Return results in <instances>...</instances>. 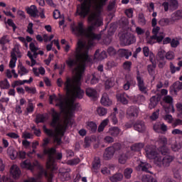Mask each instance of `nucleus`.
<instances>
[{"instance_id":"f257e3e1","label":"nucleus","mask_w":182,"mask_h":182,"mask_svg":"<svg viewBox=\"0 0 182 182\" xmlns=\"http://www.w3.org/2000/svg\"><path fill=\"white\" fill-rule=\"evenodd\" d=\"M80 2L83 0H78ZM106 5V0H84L80 6H77L75 13L76 16L86 18L88 16L87 21L90 26L87 29L83 28V23L80 22L78 25L72 28L73 33L76 36H84L87 42H83L80 40L77 43V47L75 51H88L90 46L95 45V41H100L102 38L100 34H95L93 30L103 25V18H102V8ZM90 12V14H89Z\"/></svg>"},{"instance_id":"6e6d98bb","label":"nucleus","mask_w":182,"mask_h":182,"mask_svg":"<svg viewBox=\"0 0 182 182\" xmlns=\"http://www.w3.org/2000/svg\"><path fill=\"white\" fill-rule=\"evenodd\" d=\"M174 53L173 51H168L165 55V58L168 60H173V59H174Z\"/></svg>"},{"instance_id":"69168bd1","label":"nucleus","mask_w":182,"mask_h":182,"mask_svg":"<svg viewBox=\"0 0 182 182\" xmlns=\"http://www.w3.org/2000/svg\"><path fill=\"white\" fill-rule=\"evenodd\" d=\"M149 12H154V3L151 2L146 4Z\"/></svg>"},{"instance_id":"a211bd4d","label":"nucleus","mask_w":182,"mask_h":182,"mask_svg":"<svg viewBox=\"0 0 182 182\" xmlns=\"http://www.w3.org/2000/svg\"><path fill=\"white\" fill-rule=\"evenodd\" d=\"M127 114L129 117H137L139 116V108L137 107H131L127 109Z\"/></svg>"},{"instance_id":"dca6fc26","label":"nucleus","mask_w":182,"mask_h":182,"mask_svg":"<svg viewBox=\"0 0 182 182\" xmlns=\"http://www.w3.org/2000/svg\"><path fill=\"white\" fill-rule=\"evenodd\" d=\"M114 156V149L113 147H108L105 149L103 157L105 160H110Z\"/></svg>"},{"instance_id":"0e129e2a","label":"nucleus","mask_w":182,"mask_h":182,"mask_svg":"<svg viewBox=\"0 0 182 182\" xmlns=\"http://www.w3.org/2000/svg\"><path fill=\"white\" fill-rule=\"evenodd\" d=\"M159 112H160V109H157L156 112H153L150 119L151 120H157V119H159Z\"/></svg>"},{"instance_id":"c756f323","label":"nucleus","mask_w":182,"mask_h":182,"mask_svg":"<svg viewBox=\"0 0 182 182\" xmlns=\"http://www.w3.org/2000/svg\"><path fill=\"white\" fill-rule=\"evenodd\" d=\"M119 55L122 58H125L127 59H129L130 56H132V51L129 50H126L124 48L119 49Z\"/></svg>"},{"instance_id":"13d9d810","label":"nucleus","mask_w":182,"mask_h":182,"mask_svg":"<svg viewBox=\"0 0 182 182\" xmlns=\"http://www.w3.org/2000/svg\"><path fill=\"white\" fill-rule=\"evenodd\" d=\"M25 90L27 93H31L32 95H35L36 93V87H29L28 86L25 87Z\"/></svg>"},{"instance_id":"7ed1b4c3","label":"nucleus","mask_w":182,"mask_h":182,"mask_svg":"<svg viewBox=\"0 0 182 182\" xmlns=\"http://www.w3.org/2000/svg\"><path fill=\"white\" fill-rule=\"evenodd\" d=\"M146 156L149 160H154L155 164L161 161V156L157 153V149L154 146H146L145 149Z\"/></svg>"},{"instance_id":"e433bc0d","label":"nucleus","mask_w":182,"mask_h":182,"mask_svg":"<svg viewBox=\"0 0 182 182\" xmlns=\"http://www.w3.org/2000/svg\"><path fill=\"white\" fill-rule=\"evenodd\" d=\"M138 23H139L141 26H144V25H146V21L144 14H139L138 15Z\"/></svg>"},{"instance_id":"7c9ffc66","label":"nucleus","mask_w":182,"mask_h":182,"mask_svg":"<svg viewBox=\"0 0 182 182\" xmlns=\"http://www.w3.org/2000/svg\"><path fill=\"white\" fill-rule=\"evenodd\" d=\"M144 147V143L139 142L134 144L131 146V150L132 151H140Z\"/></svg>"},{"instance_id":"37998d69","label":"nucleus","mask_w":182,"mask_h":182,"mask_svg":"<svg viewBox=\"0 0 182 182\" xmlns=\"http://www.w3.org/2000/svg\"><path fill=\"white\" fill-rule=\"evenodd\" d=\"M113 86H114V79L109 78L105 81L106 89H109L110 87H113Z\"/></svg>"},{"instance_id":"5fc2aeb1","label":"nucleus","mask_w":182,"mask_h":182,"mask_svg":"<svg viewBox=\"0 0 182 182\" xmlns=\"http://www.w3.org/2000/svg\"><path fill=\"white\" fill-rule=\"evenodd\" d=\"M158 141L161 145V147H162L163 146H166V144H167V138H166L165 136H161L159 138Z\"/></svg>"},{"instance_id":"a18cd8bd","label":"nucleus","mask_w":182,"mask_h":182,"mask_svg":"<svg viewBox=\"0 0 182 182\" xmlns=\"http://www.w3.org/2000/svg\"><path fill=\"white\" fill-rule=\"evenodd\" d=\"M171 140H173V142H171V149L173 151H178V150H180V144H178V143H177L176 141V139H171Z\"/></svg>"},{"instance_id":"4c0bfd02","label":"nucleus","mask_w":182,"mask_h":182,"mask_svg":"<svg viewBox=\"0 0 182 182\" xmlns=\"http://www.w3.org/2000/svg\"><path fill=\"white\" fill-rule=\"evenodd\" d=\"M0 87L1 89H9V87H11V85L7 79L0 81Z\"/></svg>"},{"instance_id":"ea45409f","label":"nucleus","mask_w":182,"mask_h":182,"mask_svg":"<svg viewBox=\"0 0 182 182\" xmlns=\"http://www.w3.org/2000/svg\"><path fill=\"white\" fill-rule=\"evenodd\" d=\"M46 120V114H38L36 115V122L38 123H43Z\"/></svg>"},{"instance_id":"c9c22d12","label":"nucleus","mask_w":182,"mask_h":182,"mask_svg":"<svg viewBox=\"0 0 182 182\" xmlns=\"http://www.w3.org/2000/svg\"><path fill=\"white\" fill-rule=\"evenodd\" d=\"M107 124H109V119H104L101 124H100V126L98 127V132L99 133L103 132V130H105V127H106L107 126Z\"/></svg>"},{"instance_id":"72a5a7b5","label":"nucleus","mask_w":182,"mask_h":182,"mask_svg":"<svg viewBox=\"0 0 182 182\" xmlns=\"http://www.w3.org/2000/svg\"><path fill=\"white\" fill-rule=\"evenodd\" d=\"M141 181L142 182H154L157 181V180L154 179L153 176L151 175L146 174V175H143L141 177Z\"/></svg>"},{"instance_id":"864d4df0","label":"nucleus","mask_w":182,"mask_h":182,"mask_svg":"<svg viewBox=\"0 0 182 182\" xmlns=\"http://www.w3.org/2000/svg\"><path fill=\"white\" fill-rule=\"evenodd\" d=\"M67 163L70 166H76V164H79V163H80V159L79 158L71 159L68 161Z\"/></svg>"},{"instance_id":"0eeeda50","label":"nucleus","mask_w":182,"mask_h":182,"mask_svg":"<svg viewBox=\"0 0 182 182\" xmlns=\"http://www.w3.org/2000/svg\"><path fill=\"white\" fill-rule=\"evenodd\" d=\"M11 60L9 63V68L14 69L16 66V61L18 60V58H21V53L19 52V49L18 48H14L11 53Z\"/></svg>"},{"instance_id":"79ce46f5","label":"nucleus","mask_w":182,"mask_h":182,"mask_svg":"<svg viewBox=\"0 0 182 182\" xmlns=\"http://www.w3.org/2000/svg\"><path fill=\"white\" fill-rule=\"evenodd\" d=\"M146 43H149V45H154V43H156L157 42V37L156 36H152L150 37L146 38Z\"/></svg>"},{"instance_id":"ddd939ff","label":"nucleus","mask_w":182,"mask_h":182,"mask_svg":"<svg viewBox=\"0 0 182 182\" xmlns=\"http://www.w3.org/2000/svg\"><path fill=\"white\" fill-rule=\"evenodd\" d=\"M154 130L156 133H161V132L166 133V132H167V125H166L164 123L156 122L154 125Z\"/></svg>"},{"instance_id":"f8f14e48","label":"nucleus","mask_w":182,"mask_h":182,"mask_svg":"<svg viewBox=\"0 0 182 182\" xmlns=\"http://www.w3.org/2000/svg\"><path fill=\"white\" fill-rule=\"evenodd\" d=\"M126 97H127V99H129V100H132L133 99V97L129 96L126 93L117 95V99L118 102H120L121 103H122V105H127V103H129V100H127Z\"/></svg>"},{"instance_id":"09e8293b","label":"nucleus","mask_w":182,"mask_h":182,"mask_svg":"<svg viewBox=\"0 0 182 182\" xmlns=\"http://www.w3.org/2000/svg\"><path fill=\"white\" fill-rule=\"evenodd\" d=\"M160 151L163 156H168L170 153V149L167 148L166 146H161Z\"/></svg>"},{"instance_id":"473e14b6","label":"nucleus","mask_w":182,"mask_h":182,"mask_svg":"<svg viewBox=\"0 0 182 182\" xmlns=\"http://www.w3.org/2000/svg\"><path fill=\"white\" fill-rule=\"evenodd\" d=\"M132 100H131L134 103H140L141 102H144L146 100V98L143 95H136V96H132Z\"/></svg>"},{"instance_id":"2eb2a0df","label":"nucleus","mask_w":182,"mask_h":182,"mask_svg":"<svg viewBox=\"0 0 182 182\" xmlns=\"http://www.w3.org/2000/svg\"><path fill=\"white\" fill-rule=\"evenodd\" d=\"M134 128L139 133H144L146 132V124L143 121H136L134 124Z\"/></svg>"},{"instance_id":"bf43d9fd","label":"nucleus","mask_w":182,"mask_h":182,"mask_svg":"<svg viewBox=\"0 0 182 182\" xmlns=\"http://www.w3.org/2000/svg\"><path fill=\"white\" fill-rule=\"evenodd\" d=\"M116 66H117V64L114 61H108L107 63V69L108 70H110L112 68H116Z\"/></svg>"},{"instance_id":"f03ea898","label":"nucleus","mask_w":182,"mask_h":182,"mask_svg":"<svg viewBox=\"0 0 182 182\" xmlns=\"http://www.w3.org/2000/svg\"><path fill=\"white\" fill-rule=\"evenodd\" d=\"M21 166L22 168H28V170H31V171H33V168L37 167L38 169V178H41L42 176H45L48 178V182H52L53 175L52 173L48 174V172L43 169L38 161H34L32 164L29 160H26L21 164Z\"/></svg>"},{"instance_id":"aec40b11","label":"nucleus","mask_w":182,"mask_h":182,"mask_svg":"<svg viewBox=\"0 0 182 182\" xmlns=\"http://www.w3.org/2000/svg\"><path fill=\"white\" fill-rule=\"evenodd\" d=\"M86 95L91 99H96L97 97V91L92 87H87L85 90Z\"/></svg>"},{"instance_id":"c85d7f7f","label":"nucleus","mask_w":182,"mask_h":182,"mask_svg":"<svg viewBox=\"0 0 182 182\" xmlns=\"http://www.w3.org/2000/svg\"><path fill=\"white\" fill-rule=\"evenodd\" d=\"M109 180L112 182L122 181L123 180V174L120 173H115L109 177Z\"/></svg>"},{"instance_id":"603ef678","label":"nucleus","mask_w":182,"mask_h":182,"mask_svg":"<svg viewBox=\"0 0 182 182\" xmlns=\"http://www.w3.org/2000/svg\"><path fill=\"white\" fill-rule=\"evenodd\" d=\"M18 73L20 74V76H23V75L29 73V70H28L24 66L20 65V70H18Z\"/></svg>"},{"instance_id":"a19ab883","label":"nucleus","mask_w":182,"mask_h":182,"mask_svg":"<svg viewBox=\"0 0 182 182\" xmlns=\"http://www.w3.org/2000/svg\"><path fill=\"white\" fill-rule=\"evenodd\" d=\"M132 173H133V168H126L124 171V176L125 178H132Z\"/></svg>"},{"instance_id":"a878e982","label":"nucleus","mask_w":182,"mask_h":182,"mask_svg":"<svg viewBox=\"0 0 182 182\" xmlns=\"http://www.w3.org/2000/svg\"><path fill=\"white\" fill-rule=\"evenodd\" d=\"M129 160V156H127V153L122 152L118 156V163L119 164H126V162Z\"/></svg>"},{"instance_id":"6e6552de","label":"nucleus","mask_w":182,"mask_h":182,"mask_svg":"<svg viewBox=\"0 0 182 182\" xmlns=\"http://www.w3.org/2000/svg\"><path fill=\"white\" fill-rule=\"evenodd\" d=\"M152 33L154 36H156V38H157L158 43H161V42H163V39L166 38V34L164 33V32L161 31L160 27L159 26L154 27L152 28Z\"/></svg>"},{"instance_id":"412c9836","label":"nucleus","mask_w":182,"mask_h":182,"mask_svg":"<svg viewBox=\"0 0 182 182\" xmlns=\"http://www.w3.org/2000/svg\"><path fill=\"white\" fill-rule=\"evenodd\" d=\"M149 168H151V165L146 162H141L136 167V170H141V171H145L146 173H149Z\"/></svg>"},{"instance_id":"bb28decb","label":"nucleus","mask_w":182,"mask_h":182,"mask_svg":"<svg viewBox=\"0 0 182 182\" xmlns=\"http://www.w3.org/2000/svg\"><path fill=\"white\" fill-rule=\"evenodd\" d=\"M7 154H9L11 160H15V159L18 157V151H16V150H15L13 147L8 148Z\"/></svg>"},{"instance_id":"6ab92c4d","label":"nucleus","mask_w":182,"mask_h":182,"mask_svg":"<svg viewBox=\"0 0 182 182\" xmlns=\"http://www.w3.org/2000/svg\"><path fill=\"white\" fill-rule=\"evenodd\" d=\"M10 173L14 178H18L21 176V169L16 165H13L11 168Z\"/></svg>"},{"instance_id":"423d86ee","label":"nucleus","mask_w":182,"mask_h":182,"mask_svg":"<svg viewBox=\"0 0 182 182\" xmlns=\"http://www.w3.org/2000/svg\"><path fill=\"white\" fill-rule=\"evenodd\" d=\"M30 50L33 53H31V51H28L27 56L31 59V66H35L36 65V58H38V50H39V48H38L35 43H31L29 45Z\"/></svg>"},{"instance_id":"680f3d73","label":"nucleus","mask_w":182,"mask_h":182,"mask_svg":"<svg viewBox=\"0 0 182 182\" xmlns=\"http://www.w3.org/2000/svg\"><path fill=\"white\" fill-rule=\"evenodd\" d=\"M6 23H8L9 26H11V28H13L14 32L16 31V25H15V23H14V21L12 19H8Z\"/></svg>"},{"instance_id":"4be33fe9","label":"nucleus","mask_w":182,"mask_h":182,"mask_svg":"<svg viewBox=\"0 0 182 182\" xmlns=\"http://www.w3.org/2000/svg\"><path fill=\"white\" fill-rule=\"evenodd\" d=\"M109 133L110 134V136H112L113 137H117V136H119V134H122V129H120V128L117 127H113L109 128Z\"/></svg>"},{"instance_id":"b1692460","label":"nucleus","mask_w":182,"mask_h":182,"mask_svg":"<svg viewBox=\"0 0 182 182\" xmlns=\"http://www.w3.org/2000/svg\"><path fill=\"white\" fill-rule=\"evenodd\" d=\"M101 104L103 106H111L112 100L109 99V95H107V93H104L102 95V97L101 98Z\"/></svg>"},{"instance_id":"9b49d317","label":"nucleus","mask_w":182,"mask_h":182,"mask_svg":"<svg viewBox=\"0 0 182 182\" xmlns=\"http://www.w3.org/2000/svg\"><path fill=\"white\" fill-rule=\"evenodd\" d=\"M122 42L124 45H132L136 42V36L130 33H125L122 36Z\"/></svg>"},{"instance_id":"cd10ccee","label":"nucleus","mask_w":182,"mask_h":182,"mask_svg":"<svg viewBox=\"0 0 182 182\" xmlns=\"http://www.w3.org/2000/svg\"><path fill=\"white\" fill-rule=\"evenodd\" d=\"M159 100H160V99L159 98V96H153L150 99V102L149 105V109H154V107L157 106V103H159Z\"/></svg>"},{"instance_id":"393cba45","label":"nucleus","mask_w":182,"mask_h":182,"mask_svg":"<svg viewBox=\"0 0 182 182\" xmlns=\"http://www.w3.org/2000/svg\"><path fill=\"white\" fill-rule=\"evenodd\" d=\"M182 90V82L176 81L171 87V92L173 90L174 93L176 95L177 92H180Z\"/></svg>"},{"instance_id":"4d7b16f0","label":"nucleus","mask_w":182,"mask_h":182,"mask_svg":"<svg viewBox=\"0 0 182 182\" xmlns=\"http://www.w3.org/2000/svg\"><path fill=\"white\" fill-rule=\"evenodd\" d=\"M6 43H9V38L8 36H4L0 39V45H6Z\"/></svg>"},{"instance_id":"774afa93","label":"nucleus","mask_w":182,"mask_h":182,"mask_svg":"<svg viewBox=\"0 0 182 182\" xmlns=\"http://www.w3.org/2000/svg\"><path fill=\"white\" fill-rule=\"evenodd\" d=\"M135 32L137 35H144V32H146V31L140 27H136Z\"/></svg>"},{"instance_id":"338daca9","label":"nucleus","mask_w":182,"mask_h":182,"mask_svg":"<svg viewBox=\"0 0 182 182\" xmlns=\"http://www.w3.org/2000/svg\"><path fill=\"white\" fill-rule=\"evenodd\" d=\"M104 141L105 143H113L114 141V138L110 136H107L104 138Z\"/></svg>"},{"instance_id":"e2e57ef3","label":"nucleus","mask_w":182,"mask_h":182,"mask_svg":"<svg viewBox=\"0 0 182 182\" xmlns=\"http://www.w3.org/2000/svg\"><path fill=\"white\" fill-rule=\"evenodd\" d=\"M157 55H158V58H160L163 60V59H164V57L166 56V51L162 48H161L159 50Z\"/></svg>"},{"instance_id":"9d476101","label":"nucleus","mask_w":182,"mask_h":182,"mask_svg":"<svg viewBox=\"0 0 182 182\" xmlns=\"http://www.w3.org/2000/svg\"><path fill=\"white\" fill-rule=\"evenodd\" d=\"M162 6L164 8V11L167 12L168 9L174 11L178 8V1L177 0H170L168 2H164Z\"/></svg>"},{"instance_id":"052dcab7","label":"nucleus","mask_w":182,"mask_h":182,"mask_svg":"<svg viewBox=\"0 0 182 182\" xmlns=\"http://www.w3.org/2000/svg\"><path fill=\"white\" fill-rule=\"evenodd\" d=\"M180 45V41L176 38L171 40V48H177Z\"/></svg>"},{"instance_id":"de8ad7c7","label":"nucleus","mask_w":182,"mask_h":182,"mask_svg":"<svg viewBox=\"0 0 182 182\" xmlns=\"http://www.w3.org/2000/svg\"><path fill=\"white\" fill-rule=\"evenodd\" d=\"M148 72L151 76H154V75H156V65H149Z\"/></svg>"},{"instance_id":"3c124183","label":"nucleus","mask_w":182,"mask_h":182,"mask_svg":"<svg viewBox=\"0 0 182 182\" xmlns=\"http://www.w3.org/2000/svg\"><path fill=\"white\" fill-rule=\"evenodd\" d=\"M170 23V20L168 18H161L159 21V25L161 26H167Z\"/></svg>"},{"instance_id":"1a4fd4ad","label":"nucleus","mask_w":182,"mask_h":182,"mask_svg":"<svg viewBox=\"0 0 182 182\" xmlns=\"http://www.w3.org/2000/svg\"><path fill=\"white\" fill-rule=\"evenodd\" d=\"M174 160V156L171 155H166L164 157H161V161L156 164V166H159V167H169L170 164H171V162Z\"/></svg>"},{"instance_id":"4468645a","label":"nucleus","mask_w":182,"mask_h":182,"mask_svg":"<svg viewBox=\"0 0 182 182\" xmlns=\"http://www.w3.org/2000/svg\"><path fill=\"white\" fill-rule=\"evenodd\" d=\"M136 80L140 92L146 95V93H147V87H146V85L144 84V80H143L142 77L138 75L136 77Z\"/></svg>"},{"instance_id":"2f4dec72","label":"nucleus","mask_w":182,"mask_h":182,"mask_svg":"<svg viewBox=\"0 0 182 182\" xmlns=\"http://www.w3.org/2000/svg\"><path fill=\"white\" fill-rule=\"evenodd\" d=\"M70 171V170L69 169L68 171L63 172L60 174L61 181H69V180H70V174L69 173Z\"/></svg>"},{"instance_id":"20e7f679","label":"nucleus","mask_w":182,"mask_h":182,"mask_svg":"<svg viewBox=\"0 0 182 182\" xmlns=\"http://www.w3.org/2000/svg\"><path fill=\"white\" fill-rule=\"evenodd\" d=\"M44 153L48 156V159L46 163L47 168H55V154H56V149H55V148L46 149Z\"/></svg>"},{"instance_id":"49530a36","label":"nucleus","mask_w":182,"mask_h":182,"mask_svg":"<svg viewBox=\"0 0 182 182\" xmlns=\"http://www.w3.org/2000/svg\"><path fill=\"white\" fill-rule=\"evenodd\" d=\"M92 168L94 170H98L100 168V159L99 158H95L92 163Z\"/></svg>"},{"instance_id":"39448f33","label":"nucleus","mask_w":182,"mask_h":182,"mask_svg":"<svg viewBox=\"0 0 182 182\" xmlns=\"http://www.w3.org/2000/svg\"><path fill=\"white\" fill-rule=\"evenodd\" d=\"M164 102H161L166 113H174V107L173 106V97L170 95H166L163 98Z\"/></svg>"},{"instance_id":"f3484780","label":"nucleus","mask_w":182,"mask_h":182,"mask_svg":"<svg viewBox=\"0 0 182 182\" xmlns=\"http://www.w3.org/2000/svg\"><path fill=\"white\" fill-rule=\"evenodd\" d=\"M38 13L39 10H38V8H36L35 5H32L27 9V14L33 18H38V16H39V15H38Z\"/></svg>"},{"instance_id":"58836bf2","label":"nucleus","mask_w":182,"mask_h":182,"mask_svg":"<svg viewBox=\"0 0 182 182\" xmlns=\"http://www.w3.org/2000/svg\"><path fill=\"white\" fill-rule=\"evenodd\" d=\"M96 112L100 116H106L107 114V109L105 107H99L97 108Z\"/></svg>"},{"instance_id":"5701e85b","label":"nucleus","mask_w":182,"mask_h":182,"mask_svg":"<svg viewBox=\"0 0 182 182\" xmlns=\"http://www.w3.org/2000/svg\"><path fill=\"white\" fill-rule=\"evenodd\" d=\"M100 50H97L95 51V53L94 55V58L97 60H103V59H106L107 58V54H106V51H102L101 53H100Z\"/></svg>"},{"instance_id":"c03bdc74","label":"nucleus","mask_w":182,"mask_h":182,"mask_svg":"<svg viewBox=\"0 0 182 182\" xmlns=\"http://www.w3.org/2000/svg\"><path fill=\"white\" fill-rule=\"evenodd\" d=\"M87 127L89 130H91V132H96L97 129V125L93 122H90L87 124Z\"/></svg>"},{"instance_id":"8fccbe9b","label":"nucleus","mask_w":182,"mask_h":182,"mask_svg":"<svg viewBox=\"0 0 182 182\" xmlns=\"http://www.w3.org/2000/svg\"><path fill=\"white\" fill-rule=\"evenodd\" d=\"M181 68L179 67H175L174 64L173 63H170V71L171 73L174 74L176 72H179Z\"/></svg>"},{"instance_id":"f704fd0d","label":"nucleus","mask_w":182,"mask_h":182,"mask_svg":"<svg viewBox=\"0 0 182 182\" xmlns=\"http://www.w3.org/2000/svg\"><path fill=\"white\" fill-rule=\"evenodd\" d=\"M171 18H172L173 21H178V19H181L182 11L181 10L176 11V12H174L172 14Z\"/></svg>"}]
</instances>
